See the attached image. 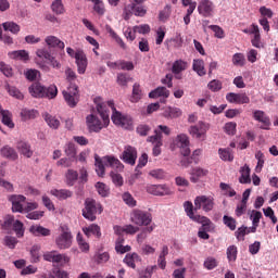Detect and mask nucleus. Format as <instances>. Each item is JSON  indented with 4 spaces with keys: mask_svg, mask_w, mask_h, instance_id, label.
Returning <instances> with one entry per match:
<instances>
[{
    "mask_svg": "<svg viewBox=\"0 0 278 278\" xmlns=\"http://www.w3.org/2000/svg\"><path fill=\"white\" fill-rule=\"evenodd\" d=\"M97 111L99 112L103 123L101 122V119H99V117L92 114L86 117V123L89 131H94L96 134H99V131H101L103 127H108L110 125V111H108L105 103H98Z\"/></svg>",
    "mask_w": 278,
    "mask_h": 278,
    "instance_id": "obj_1",
    "label": "nucleus"
},
{
    "mask_svg": "<svg viewBox=\"0 0 278 278\" xmlns=\"http://www.w3.org/2000/svg\"><path fill=\"white\" fill-rule=\"evenodd\" d=\"M28 92L35 99H55L58 97V86L50 85L45 87L40 83H33L28 87Z\"/></svg>",
    "mask_w": 278,
    "mask_h": 278,
    "instance_id": "obj_2",
    "label": "nucleus"
},
{
    "mask_svg": "<svg viewBox=\"0 0 278 278\" xmlns=\"http://www.w3.org/2000/svg\"><path fill=\"white\" fill-rule=\"evenodd\" d=\"M103 212L101 203L96 202L93 199L87 198L85 201V208H83V216L87 220H97V214Z\"/></svg>",
    "mask_w": 278,
    "mask_h": 278,
    "instance_id": "obj_3",
    "label": "nucleus"
},
{
    "mask_svg": "<svg viewBox=\"0 0 278 278\" xmlns=\"http://www.w3.org/2000/svg\"><path fill=\"white\" fill-rule=\"evenodd\" d=\"M108 105L113 112L111 121L114 123V125H117V127H123L124 129H129V127L134 125L130 116L122 115L121 112L116 111V108L114 106V101H109Z\"/></svg>",
    "mask_w": 278,
    "mask_h": 278,
    "instance_id": "obj_4",
    "label": "nucleus"
},
{
    "mask_svg": "<svg viewBox=\"0 0 278 278\" xmlns=\"http://www.w3.org/2000/svg\"><path fill=\"white\" fill-rule=\"evenodd\" d=\"M61 233L55 239L58 249H71L73 244V233L68 226H60Z\"/></svg>",
    "mask_w": 278,
    "mask_h": 278,
    "instance_id": "obj_5",
    "label": "nucleus"
},
{
    "mask_svg": "<svg viewBox=\"0 0 278 278\" xmlns=\"http://www.w3.org/2000/svg\"><path fill=\"white\" fill-rule=\"evenodd\" d=\"M65 103L68 108H77L79 103V86L72 85L68 86L65 90L62 91Z\"/></svg>",
    "mask_w": 278,
    "mask_h": 278,
    "instance_id": "obj_6",
    "label": "nucleus"
},
{
    "mask_svg": "<svg viewBox=\"0 0 278 278\" xmlns=\"http://www.w3.org/2000/svg\"><path fill=\"white\" fill-rule=\"evenodd\" d=\"M153 220V217L151 216V213L140 211V210H135L131 215V223L135 225H138L139 227H149Z\"/></svg>",
    "mask_w": 278,
    "mask_h": 278,
    "instance_id": "obj_7",
    "label": "nucleus"
},
{
    "mask_svg": "<svg viewBox=\"0 0 278 278\" xmlns=\"http://www.w3.org/2000/svg\"><path fill=\"white\" fill-rule=\"evenodd\" d=\"M214 199L207 195H198L194 199V210H203V212H212L214 210Z\"/></svg>",
    "mask_w": 278,
    "mask_h": 278,
    "instance_id": "obj_8",
    "label": "nucleus"
},
{
    "mask_svg": "<svg viewBox=\"0 0 278 278\" xmlns=\"http://www.w3.org/2000/svg\"><path fill=\"white\" fill-rule=\"evenodd\" d=\"M175 147H178L181 151V155L184 157H188L190 155V139H188V135L180 134L174 139Z\"/></svg>",
    "mask_w": 278,
    "mask_h": 278,
    "instance_id": "obj_9",
    "label": "nucleus"
},
{
    "mask_svg": "<svg viewBox=\"0 0 278 278\" xmlns=\"http://www.w3.org/2000/svg\"><path fill=\"white\" fill-rule=\"evenodd\" d=\"M121 160L125 162V164H129L130 166L136 165V160H138V150L135 147L126 146L121 155Z\"/></svg>",
    "mask_w": 278,
    "mask_h": 278,
    "instance_id": "obj_10",
    "label": "nucleus"
},
{
    "mask_svg": "<svg viewBox=\"0 0 278 278\" xmlns=\"http://www.w3.org/2000/svg\"><path fill=\"white\" fill-rule=\"evenodd\" d=\"M207 129H210V125L203 122H199L197 125L191 126L189 128V132L193 138L198 140H205V134H207Z\"/></svg>",
    "mask_w": 278,
    "mask_h": 278,
    "instance_id": "obj_11",
    "label": "nucleus"
},
{
    "mask_svg": "<svg viewBox=\"0 0 278 278\" xmlns=\"http://www.w3.org/2000/svg\"><path fill=\"white\" fill-rule=\"evenodd\" d=\"M198 12L204 18L214 16V2L212 0H201L198 4Z\"/></svg>",
    "mask_w": 278,
    "mask_h": 278,
    "instance_id": "obj_12",
    "label": "nucleus"
},
{
    "mask_svg": "<svg viewBox=\"0 0 278 278\" xmlns=\"http://www.w3.org/2000/svg\"><path fill=\"white\" fill-rule=\"evenodd\" d=\"M26 200L27 198L21 194H11L8 197V201L12 203V212L23 213L24 212L23 203H25Z\"/></svg>",
    "mask_w": 278,
    "mask_h": 278,
    "instance_id": "obj_13",
    "label": "nucleus"
},
{
    "mask_svg": "<svg viewBox=\"0 0 278 278\" xmlns=\"http://www.w3.org/2000/svg\"><path fill=\"white\" fill-rule=\"evenodd\" d=\"M253 118L254 121H257L258 123H261L260 129H265V130L270 129V125H271L270 117H268V115H266L264 111H261V110L254 111Z\"/></svg>",
    "mask_w": 278,
    "mask_h": 278,
    "instance_id": "obj_14",
    "label": "nucleus"
},
{
    "mask_svg": "<svg viewBox=\"0 0 278 278\" xmlns=\"http://www.w3.org/2000/svg\"><path fill=\"white\" fill-rule=\"evenodd\" d=\"M226 101L228 103H237L238 105H244V103H251V99L247 93H233L229 92L226 94Z\"/></svg>",
    "mask_w": 278,
    "mask_h": 278,
    "instance_id": "obj_15",
    "label": "nucleus"
},
{
    "mask_svg": "<svg viewBox=\"0 0 278 278\" xmlns=\"http://www.w3.org/2000/svg\"><path fill=\"white\" fill-rule=\"evenodd\" d=\"M75 60L79 75H84L86 73V68H88V58H86V53L81 50L76 51Z\"/></svg>",
    "mask_w": 278,
    "mask_h": 278,
    "instance_id": "obj_16",
    "label": "nucleus"
},
{
    "mask_svg": "<svg viewBox=\"0 0 278 278\" xmlns=\"http://www.w3.org/2000/svg\"><path fill=\"white\" fill-rule=\"evenodd\" d=\"M194 223H199L200 225H202L199 229L201 231H214V223H212V220L210 218H207L206 216H199L195 217Z\"/></svg>",
    "mask_w": 278,
    "mask_h": 278,
    "instance_id": "obj_17",
    "label": "nucleus"
},
{
    "mask_svg": "<svg viewBox=\"0 0 278 278\" xmlns=\"http://www.w3.org/2000/svg\"><path fill=\"white\" fill-rule=\"evenodd\" d=\"M250 34H253L252 45L256 49H262V35L260 34V26L257 24H252L250 28Z\"/></svg>",
    "mask_w": 278,
    "mask_h": 278,
    "instance_id": "obj_18",
    "label": "nucleus"
},
{
    "mask_svg": "<svg viewBox=\"0 0 278 278\" xmlns=\"http://www.w3.org/2000/svg\"><path fill=\"white\" fill-rule=\"evenodd\" d=\"M43 260L46 262H53L54 264H62V262H66V256L56 251H52L43 254Z\"/></svg>",
    "mask_w": 278,
    "mask_h": 278,
    "instance_id": "obj_19",
    "label": "nucleus"
},
{
    "mask_svg": "<svg viewBox=\"0 0 278 278\" xmlns=\"http://www.w3.org/2000/svg\"><path fill=\"white\" fill-rule=\"evenodd\" d=\"M38 278H68V273L63 269H53V271H43L37 275Z\"/></svg>",
    "mask_w": 278,
    "mask_h": 278,
    "instance_id": "obj_20",
    "label": "nucleus"
},
{
    "mask_svg": "<svg viewBox=\"0 0 278 278\" xmlns=\"http://www.w3.org/2000/svg\"><path fill=\"white\" fill-rule=\"evenodd\" d=\"M50 194L59 199V201H66V199H71V197H73V191L68 189H52Z\"/></svg>",
    "mask_w": 278,
    "mask_h": 278,
    "instance_id": "obj_21",
    "label": "nucleus"
},
{
    "mask_svg": "<svg viewBox=\"0 0 278 278\" xmlns=\"http://www.w3.org/2000/svg\"><path fill=\"white\" fill-rule=\"evenodd\" d=\"M0 155L5 157L7 160H12L13 162L15 160H18V153H16V150L10 146H4L0 149Z\"/></svg>",
    "mask_w": 278,
    "mask_h": 278,
    "instance_id": "obj_22",
    "label": "nucleus"
},
{
    "mask_svg": "<svg viewBox=\"0 0 278 278\" xmlns=\"http://www.w3.org/2000/svg\"><path fill=\"white\" fill-rule=\"evenodd\" d=\"M123 262L129 268L136 269V264H138V262H141V258H140V255H138V253L134 252V253L126 254Z\"/></svg>",
    "mask_w": 278,
    "mask_h": 278,
    "instance_id": "obj_23",
    "label": "nucleus"
},
{
    "mask_svg": "<svg viewBox=\"0 0 278 278\" xmlns=\"http://www.w3.org/2000/svg\"><path fill=\"white\" fill-rule=\"evenodd\" d=\"M45 42L49 47V49H64L65 47L64 41L60 40V38L55 36L46 37Z\"/></svg>",
    "mask_w": 278,
    "mask_h": 278,
    "instance_id": "obj_24",
    "label": "nucleus"
},
{
    "mask_svg": "<svg viewBox=\"0 0 278 278\" xmlns=\"http://www.w3.org/2000/svg\"><path fill=\"white\" fill-rule=\"evenodd\" d=\"M11 60H20L21 62H29V52L27 50H15L9 52Z\"/></svg>",
    "mask_w": 278,
    "mask_h": 278,
    "instance_id": "obj_25",
    "label": "nucleus"
},
{
    "mask_svg": "<svg viewBox=\"0 0 278 278\" xmlns=\"http://www.w3.org/2000/svg\"><path fill=\"white\" fill-rule=\"evenodd\" d=\"M17 151L21 153V155H24V157H31L34 155V151L31 150V146L25 141H20L17 143Z\"/></svg>",
    "mask_w": 278,
    "mask_h": 278,
    "instance_id": "obj_26",
    "label": "nucleus"
},
{
    "mask_svg": "<svg viewBox=\"0 0 278 278\" xmlns=\"http://www.w3.org/2000/svg\"><path fill=\"white\" fill-rule=\"evenodd\" d=\"M192 68L199 75V77H204V75H207V72L205 71V61L201 59L193 60Z\"/></svg>",
    "mask_w": 278,
    "mask_h": 278,
    "instance_id": "obj_27",
    "label": "nucleus"
},
{
    "mask_svg": "<svg viewBox=\"0 0 278 278\" xmlns=\"http://www.w3.org/2000/svg\"><path fill=\"white\" fill-rule=\"evenodd\" d=\"M83 231L87 238H90V236L101 238V227H99V225L91 224L90 226L83 228Z\"/></svg>",
    "mask_w": 278,
    "mask_h": 278,
    "instance_id": "obj_28",
    "label": "nucleus"
},
{
    "mask_svg": "<svg viewBox=\"0 0 278 278\" xmlns=\"http://www.w3.org/2000/svg\"><path fill=\"white\" fill-rule=\"evenodd\" d=\"M96 160V173L99 177H103L105 175V166H109L108 162H105L103 159H100L99 155H94Z\"/></svg>",
    "mask_w": 278,
    "mask_h": 278,
    "instance_id": "obj_29",
    "label": "nucleus"
},
{
    "mask_svg": "<svg viewBox=\"0 0 278 278\" xmlns=\"http://www.w3.org/2000/svg\"><path fill=\"white\" fill-rule=\"evenodd\" d=\"M150 99H157V97H164L168 99L170 97V91L166 87H157L149 93Z\"/></svg>",
    "mask_w": 278,
    "mask_h": 278,
    "instance_id": "obj_30",
    "label": "nucleus"
},
{
    "mask_svg": "<svg viewBox=\"0 0 278 278\" xmlns=\"http://www.w3.org/2000/svg\"><path fill=\"white\" fill-rule=\"evenodd\" d=\"M30 233H33V236L36 237H40L42 236L43 238H46L47 236H51V230L48 228H45L42 226H30L29 228Z\"/></svg>",
    "mask_w": 278,
    "mask_h": 278,
    "instance_id": "obj_31",
    "label": "nucleus"
},
{
    "mask_svg": "<svg viewBox=\"0 0 278 278\" xmlns=\"http://www.w3.org/2000/svg\"><path fill=\"white\" fill-rule=\"evenodd\" d=\"M210 172L207 169H203L201 167H195L191 170V178L190 180L193 182V184H197V181H199V179H201V177H206V175L208 174Z\"/></svg>",
    "mask_w": 278,
    "mask_h": 278,
    "instance_id": "obj_32",
    "label": "nucleus"
},
{
    "mask_svg": "<svg viewBox=\"0 0 278 278\" xmlns=\"http://www.w3.org/2000/svg\"><path fill=\"white\" fill-rule=\"evenodd\" d=\"M181 114H182L181 109L173 108V106L165 109L163 112L164 118H172V119L179 118V116H181Z\"/></svg>",
    "mask_w": 278,
    "mask_h": 278,
    "instance_id": "obj_33",
    "label": "nucleus"
},
{
    "mask_svg": "<svg viewBox=\"0 0 278 278\" xmlns=\"http://www.w3.org/2000/svg\"><path fill=\"white\" fill-rule=\"evenodd\" d=\"M0 114L2 116V123L9 129H14V122H12V113L0 108Z\"/></svg>",
    "mask_w": 278,
    "mask_h": 278,
    "instance_id": "obj_34",
    "label": "nucleus"
},
{
    "mask_svg": "<svg viewBox=\"0 0 278 278\" xmlns=\"http://www.w3.org/2000/svg\"><path fill=\"white\" fill-rule=\"evenodd\" d=\"M106 31L108 34H110L111 38H113V40H115V42H117V45H119L121 49H123V51H127V43H125V41H123V38H121L116 31H114V29L110 26H106Z\"/></svg>",
    "mask_w": 278,
    "mask_h": 278,
    "instance_id": "obj_35",
    "label": "nucleus"
},
{
    "mask_svg": "<svg viewBox=\"0 0 278 278\" xmlns=\"http://www.w3.org/2000/svg\"><path fill=\"white\" fill-rule=\"evenodd\" d=\"M240 174V184H251V168L249 167V165H244L243 167H241Z\"/></svg>",
    "mask_w": 278,
    "mask_h": 278,
    "instance_id": "obj_36",
    "label": "nucleus"
},
{
    "mask_svg": "<svg viewBox=\"0 0 278 278\" xmlns=\"http://www.w3.org/2000/svg\"><path fill=\"white\" fill-rule=\"evenodd\" d=\"M201 155V150H195L192 154V156H185L181 160V164L182 166L188 167L189 164H192L194 162V164H199V156Z\"/></svg>",
    "mask_w": 278,
    "mask_h": 278,
    "instance_id": "obj_37",
    "label": "nucleus"
},
{
    "mask_svg": "<svg viewBox=\"0 0 278 278\" xmlns=\"http://www.w3.org/2000/svg\"><path fill=\"white\" fill-rule=\"evenodd\" d=\"M103 161L106 162L111 168H116L117 170H123V168H125L123 163L114 156H104Z\"/></svg>",
    "mask_w": 278,
    "mask_h": 278,
    "instance_id": "obj_38",
    "label": "nucleus"
},
{
    "mask_svg": "<svg viewBox=\"0 0 278 278\" xmlns=\"http://www.w3.org/2000/svg\"><path fill=\"white\" fill-rule=\"evenodd\" d=\"M186 68H188V63L184 60H177L173 64L172 73H174V75H179V73L186 71Z\"/></svg>",
    "mask_w": 278,
    "mask_h": 278,
    "instance_id": "obj_39",
    "label": "nucleus"
},
{
    "mask_svg": "<svg viewBox=\"0 0 278 278\" xmlns=\"http://www.w3.org/2000/svg\"><path fill=\"white\" fill-rule=\"evenodd\" d=\"M64 153L66 157H72L74 160H77V148L75 143L73 142H67L64 147Z\"/></svg>",
    "mask_w": 278,
    "mask_h": 278,
    "instance_id": "obj_40",
    "label": "nucleus"
},
{
    "mask_svg": "<svg viewBox=\"0 0 278 278\" xmlns=\"http://www.w3.org/2000/svg\"><path fill=\"white\" fill-rule=\"evenodd\" d=\"M65 178L67 186H75V182L79 179V174L75 169H67Z\"/></svg>",
    "mask_w": 278,
    "mask_h": 278,
    "instance_id": "obj_41",
    "label": "nucleus"
},
{
    "mask_svg": "<svg viewBox=\"0 0 278 278\" xmlns=\"http://www.w3.org/2000/svg\"><path fill=\"white\" fill-rule=\"evenodd\" d=\"M65 79L70 84L68 86H77V84H75L77 81V73H75L73 68L67 67L65 70Z\"/></svg>",
    "mask_w": 278,
    "mask_h": 278,
    "instance_id": "obj_42",
    "label": "nucleus"
},
{
    "mask_svg": "<svg viewBox=\"0 0 278 278\" xmlns=\"http://www.w3.org/2000/svg\"><path fill=\"white\" fill-rule=\"evenodd\" d=\"M43 118L46 123L51 127V129H58L60 127V119L55 118V116H52L49 113H46L43 115Z\"/></svg>",
    "mask_w": 278,
    "mask_h": 278,
    "instance_id": "obj_43",
    "label": "nucleus"
},
{
    "mask_svg": "<svg viewBox=\"0 0 278 278\" xmlns=\"http://www.w3.org/2000/svg\"><path fill=\"white\" fill-rule=\"evenodd\" d=\"M184 207H185V212L187 214V216H189V218H191V220H197V218L201 215H194V205L192 204V202L190 201H186L184 203Z\"/></svg>",
    "mask_w": 278,
    "mask_h": 278,
    "instance_id": "obj_44",
    "label": "nucleus"
},
{
    "mask_svg": "<svg viewBox=\"0 0 278 278\" xmlns=\"http://www.w3.org/2000/svg\"><path fill=\"white\" fill-rule=\"evenodd\" d=\"M4 31H11V34H18L21 31V26L14 22H4L2 24Z\"/></svg>",
    "mask_w": 278,
    "mask_h": 278,
    "instance_id": "obj_45",
    "label": "nucleus"
},
{
    "mask_svg": "<svg viewBox=\"0 0 278 278\" xmlns=\"http://www.w3.org/2000/svg\"><path fill=\"white\" fill-rule=\"evenodd\" d=\"M51 10L54 12V14H64L66 10L64 9V3H62V0H54L51 4Z\"/></svg>",
    "mask_w": 278,
    "mask_h": 278,
    "instance_id": "obj_46",
    "label": "nucleus"
},
{
    "mask_svg": "<svg viewBox=\"0 0 278 278\" xmlns=\"http://www.w3.org/2000/svg\"><path fill=\"white\" fill-rule=\"evenodd\" d=\"M226 255L229 262H236V260H238V247L236 245L228 247L226 251Z\"/></svg>",
    "mask_w": 278,
    "mask_h": 278,
    "instance_id": "obj_47",
    "label": "nucleus"
},
{
    "mask_svg": "<svg viewBox=\"0 0 278 278\" xmlns=\"http://www.w3.org/2000/svg\"><path fill=\"white\" fill-rule=\"evenodd\" d=\"M76 240L78 242V247L80 249V251H83V253H88V251H90V244H88V242H86V240H84V236H81V233H77Z\"/></svg>",
    "mask_w": 278,
    "mask_h": 278,
    "instance_id": "obj_48",
    "label": "nucleus"
},
{
    "mask_svg": "<svg viewBox=\"0 0 278 278\" xmlns=\"http://www.w3.org/2000/svg\"><path fill=\"white\" fill-rule=\"evenodd\" d=\"M219 157L224 162H233V154L231 153V150L229 149H219L218 150Z\"/></svg>",
    "mask_w": 278,
    "mask_h": 278,
    "instance_id": "obj_49",
    "label": "nucleus"
},
{
    "mask_svg": "<svg viewBox=\"0 0 278 278\" xmlns=\"http://www.w3.org/2000/svg\"><path fill=\"white\" fill-rule=\"evenodd\" d=\"M142 99V89H140L139 84H135L132 87V98L131 101L132 103H138Z\"/></svg>",
    "mask_w": 278,
    "mask_h": 278,
    "instance_id": "obj_50",
    "label": "nucleus"
},
{
    "mask_svg": "<svg viewBox=\"0 0 278 278\" xmlns=\"http://www.w3.org/2000/svg\"><path fill=\"white\" fill-rule=\"evenodd\" d=\"M223 223L230 229V231H236V225L238 222H236V218L229 216V215H224L223 217Z\"/></svg>",
    "mask_w": 278,
    "mask_h": 278,
    "instance_id": "obj_51",
    "label": "nucleus"
},
{
    "mask_svg": "<svg viewBox=\"0 0 278 278\" xmlns=\"http://www.w3.org/2000/svg\"><path fill=\"white\" fill-rule=\"evenodd\" d=\"M13 231H15L17 238H23V236H25V228L21 220L16 219L13 223Z\"/></svg>",
    "mask_w": 278,
    "mask_h": 278,
    "instance_id": "obj_52",
    "label": "nucleus"
},
{
    "mask_svg": "<svg viewBox=\"0 0 278 278\" xmlns=\"http://www.w3.org/2000/svg\"><path fill=\"white\" fill-rule=\"evenodd\" d=\"M203 266L206 270H214L218 266V261L213 256H208L205 258Z\"/></svg>",
    "mask_w": 278,
    "mask_h": 278,
    "instance_id": "obj_53",
    "label": "nucleus"
},
{
    "mask_svg": "<svg viewBox=\"0 0 278 278\" xmlns=\"http://www.w3.org/2000/svg\"><path fill=\"white\" fill-rule=\"evenodd\" d=\"M207 88L212 92H218V91L223 90V81H220L218 79H213L207 84Z\"/></svg>",
    "mask_w": 278,
    "mask_h": 278,
    "instance_id": "obj_54",
    "label": "nucleus"
},
{
    "mask_svg": "<svg viewBox=\"0 0 278 278\" xmlns=\"http://www.w3.org/2000/svg\"><path fill=\"white\" fill-rule=\"evenodd\" d=\"M232 64L235 66H244L247 64V59L243 53H235L232 56Z\"/></svg>",
    "mask_w": 278,
    "mask_h": 278,
    "instance_id": "obj_55",
    "label": "nucleus"
},
{
    "mask_svg": "<svg viewBox=\"0 0 278 278\" xmlns=\"http://www.w3.org/2000/svg\"><path fill=\"white\" fill-rule=\"evenodd\" d=\"M21 116L24 121H29V119L36 118V116H38V111L23 109L21 112Z\"/></svg>",
    "mask_w": 278,
    "mask_h": 278,
    "instance_id": "obj_56",
    "label": "nucleus"
},
{
    "mask_svg": "<svg viewBox=\"0 0 278 278\" xmlns=\"http://www.w3.org/2000/svg\"><path fill=\"white\" fill-rule=\"evenodd\" d=\"M134 8H136V3L125 5L124 11H123L124 21H129L131 18L134 11H135Z\"/></svg>",
    "mask_w": 278,
    "mask_h": 278,
    "instance_id": "obj_57",
    "label": "nucleus"
},
{
    "mask_svg": "<svg viewBox=\"0 0 278 278\" xmlns=\"http://www.w3.org/2000/svg\"><path fill=\"white\" fill-rule=\"evenodd\" d=\"M237 127H238V124H236V122H228L224 126V131L228 136H236Z\"/></svg>",
    "mask_w": 278,
    "mask_h": 278,
    "instance_id": "obj_58",
    "label": "nucleus"
},
{
    "mask_svg": "<svg viewBox=\"0 0 278 278\" xmlns=\"http://www.w3.org/2000/svg\"><path fill=\"white\" fill-rule=\"evenodd\" d=\"M73 162H77V160L71 156L62 157L56 162V166H64V168H71V166H73Z\"/></svg>",
    "mask_w": 278,
    "mask_h": 278,
    "instance_id": "obj_59",
    "label": "nucleus"
},
{
    "mask_svg": "<svg viewBox=\"0 0 278 278\" xmlns=\"http://www.w3.org/2000/svg\"><path fill=\"white\" fill-rule=\"evenodd\" d=\"M129 81H131V77L129 76V74H125V73L117 74L118 86L127 87V84H129Z\"/></svg>",
    "mask_w": 278,
    "mask_h": 278,
    "instance_id": "obj_60",
    "label": "nucleus"
},
{
    "mask_svg": "<svg viewBox=\"0 0 278 278\" xmlns=\"http://www.w3.org/2000/svg\"><path fill=\"white\" fill-rule=\"evenodd\" d=\"M157 266H148L146 269L139 270V278H151L153 277V271Z\"/></svg>",
    "mask_w": 278,
    "mask_h": 278,
    "instance_id": "obj_61",
    "label": "nucleus"
},
{
    "mask_svg": "<svg viewBox=\"0 0 278 278\" xmlns=\"http://www.w3.org/2000/svg\"><path fill=\"white\" fill-rule=\"evenodd\" d=\"M4 245L9 249H16V244H18V239L12 236H5L3 239Z\"/></svg>",
    "mask_w": 278,
    "mask_h": 278,
    "instance_id": "obj_62",
    "label": "nucleus"
},
{
    "mask_svg": "<svg viewBox=\"0 0 278 278\" xmlns=\"http://www.w3.org/2000/svg\"><path fill=\"white\" fill-rule=\"evenodd\" d=\"M208 29L214 31L215 38H219V39L225 38V30L223 29V27H220L218 25H210Z\"/></svg>",
    "mask_w": 278,
    "mask_h": 278,
    "instance_id": "obj_63",
    "label": "nucleus"
},
{
    "mask_svg": "<svg viewBox=\"0 0 278 278\" xmlns=\"http://www.w3.org/2000/svg\"><path fill=\"white\" fill-rule=\"evenodd\" d=\"M96 188L98 190V194H100L101 197H109L110 188H108L105 184L97 182Z\"/></svg>",
    "mask_w": 278,
    "mask_h": 278,
    "instance_id": "obj_64",
    "label": "nucleus"
}]
</instances>
